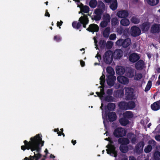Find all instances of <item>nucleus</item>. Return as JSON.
Wrapping results in <instances>:
<instances>
[{
  "mask_svg": "<svg viewBox=\"0 0 160 160\" xmlns=\"http://www.w3.org/2000/svg\"><path fill=\"white\" fill-rule=\"evenodd\" d=\"M30 140L28 142L26 140L24 141L25 146H22L21 148L24 150L25 149H30L32 151H34V155L33 156H30L29 158L26 157L24 160H37L41 156L40 152L41 147L43 145L44 141L42 140L41 135L38 134L35 136L30 138Z\"/></svg>",
  "mask_w": 160,
  "mask_h": 160,
  "instance_id": "obj_1",
  "label": "nucleus"
},
{
  "mask_svg": "<svg viewBox=\"0 0 160 160\" xmlns=\"http://www.w3.org/2000/svg\"><path fill=\"white\" fill-rule=\"evenodd\" d=\"M118 22L119 20L116 18H112V25H116Z\"/></svg>",
  "mask_w": 160,
  "mask_h": 160,
  "instance_id": "obj_41",
  "label": "nucleus"
},
{
  "mask_svg": "<svg viewBox=\"0 0 160 160\" xmlns=\"http://www.w3.org/2000/svg\"><path fill=\"white\" fill-rule=\"evenodd\" d=\"M99 6H101V8L96 9L95 11V15H94L93 18L95 20H99L101 18V15L102 13L103 9L105 8L104 4L102 2H100L99 4Z\"/></svg>",
  "mask_w": 160,
  "mask_h": 160,
  "instance_id": "obj_5",
  "label": "nucleus"
},
{
  "mask_svg": "<svg viewBox=\"0 0 160 160\" xmlns=\"http://www.w3.org/2000/svg\"><path fill=\"white\" fill-rule=\"evenodd\" d=\"M87 29L91 32H98L99 29V27L97 25L93 24L90 25Z\"/></svg>",
  "mask_w": 160,
  "mask_h": 160,
  "instance_id": "obj_23",
  "label": "nucleus"
},
{
  "mask_svg": "<svg viewBox=\"0 0 160 160\" xmlns=\"http://www.w3.org/2000/svg\"><path fill=\"white\" fill-rule=\"evenodd\" d=\"M113 56L115 59H118L120 58L123 55V52L122 50L120 49L116 50L113 53Z\"/></svg>",
  "mask_w": 160,
  "mask_h": 160,
  "instance_id": "obj_20",
  "label": "nucleus"
},
{
  "mask_svg": "<svg viewBox=\"0 0 160 160\" xmlns=\"http://www.w3.org/2000/svg\"><path fill=\"white\" fill-rule=\"evenodd\" d=\"M102 118L103 119V123L105 127V119H108L109 121H113L115 120L116 119V116L115 113L114 112H109L108 117L106 113V112L104 113L103 111H102Z\"/></svg>",
  "mask_w": 160,
  "mask_h": 160,
  "instance_id": "obj_7",
  "label": "nucleus"
},
{
  "mask_svg": "<svg viewBox=\"0 0 160 160\" xmlns=\"http://www.w3.org/2000/svg\"><path fill=\"white\" fill-rule=\"evenodd\" d=\"M62 132L60 131H58V132L57 134H58V135L61 136L62 134Z\"/></svg>",
  "mask_w": 160,
  "mask_h": 160,
  "instance_id": "obj_61",
  "label": "nucleus"
},
{
  "mask_svg": "<svg viewBox=\"0 0 160 160\" xmlns=\"http://www.w3.org/2000/svg\"><path fill=\"white\" fill-rule=\"evenodd\" d=\"M135 104L134 102L131 101L128 103V109H132L135 107Z\"/></svg>",
  "mask_w": 160,
  "mask_h": 160,
  "instance_id": "obj_34",
  "label": "nucleus"
},
{
  "mask_svg": "<svg viewBox=\"0 0 160 160\" xmlns=\"http://www.w3.org/2000/svg\"><path fill=\"white\" fill-rule=\"evenodd\" d=\"M117 14L119 18H122L127 17L128 15V13L127 11L122 10L118 12Z\"/></svg>",
  "mask_w": 160,
  "mask_h": 160,
  "instance_id": "obj_21",
  "label": "nucleus"
},
{
  "mask_svg": "<svg viewBox=\"0 0 160 160\" xmlns=\"http://www.w3.org/2000/svg\"><path fill=\"white\" fill-rule=\"evenodd\" d=\"M116 38V34L113 33L111 34L109 37V38L111 40H114Z\"/></svg>",
  "mask_w": 160,
  "mask_h": 160,
  "instance_id": "obj_45",
  "label": "nucleus"
},
{
  "mask_svg": "<svg viewBox=\"0 0 160 160\" xmlns=\"http://www.w3.org/2000/svg\"><path fill=\"white\" fill-rule=\"evenodd\" d=\"M160 30V25L158 24H154L151 26V32L152 33H158Z\"/></svg>",
  "mask_w": 160,
  "mask_h": 160,
  "instance_id": "obj_19",
  "label": "nucleus"
},
{
  "mask_svg": "<svg viewBox=\"0 0 160 160\" xmlns=\"http://www.w3.org/2000/svg\"><path fill=\"white\" fill-rule=\"evenodd\" d=\"M107 80L108 84L110 87L113 85L114 81L116 79V77L114 76H108Z\"/></svg>",
  "mask_w": 160,
  "mask_h": 160,
  "instance_id": "obj_15",
  "label": "nucleus"
},
{
  "mask_svg": "<svg viewBox=\"0 0 160 160\" xmlns=\"http://www.w3.org/2000/svg\"><path fill=\"white\" fill-rule=\"evenodd\" d=\"M113 133L115 137H119L125 136L126 134V132L122 128H120L116 129Z\"/></svg>",
  "mask_w": 160,
  "mask_h": 160,
  "instance_id": "obj_10",
  "label": "nucleus"
},
{
  "mask_svg": "<svg viewBox=\"0 0 160 160\" xmlns=\"http://www.w3.org/2000/svg\"><path fill=\"white\" fill-rule=\"evenodd\" d=\"M135 74H136L135 70L133 69H130L127 73L126 75L129 78H132Z\"/></svg>",
  "mask_w": 160,
  "mask_h": 160,
  "instance_id": "obj_32",
  "label": "nucleus"
},
{
  "mask_svg": "<svg viewBox=\"0 0 160 160\" xmlns=\"http://www.w3.org/2000/svg\"><path fill=\"white\" fill-rule=\"evenodd\" d=\"M120 87V85L119 84H116L115 86V87L116 88H118Z\"/></svg>",
  "mask_w": 160,
  "mask_h": 160,
  "instance_id": "obj_57",
  "label": "nucleus"
},
{
  "mask_svg": "<svg viewBox=\"0 0 160 160\" xmlns=\"http://www.w3.org/2000/svg\"><path fill=\"white\" fill-rule=\"evenodd\" d=\"M152 85V83L151 81H149L148 83V84L146 86V87L145 88V91L149 90L150 88H151Z\"/></svg>",
  "mask_w": 160,
  "mask_h": 160,
  "instance_id": "obj_40",
  "label": "nucleus"
},
{
  "mask_svg": "<svg viewBox=\"0 0 160 160\" xmlns=\"http://www.w3.org/2000/svg\"><path fill=\"white\" fill-rule=\"evenodd\" d=\"M120 23L123 26H127L129 25L130 22L128 19L127 18L122 19L120 21Z\"/></svg>",
  "mask_w": 160,
  "mask_h": 160,
  "instance_id": "obj_31",
  "label": "nucleus"
},
{
  "mask_svg": "<svg viewBox=\"0 0 160 160\" xmlns=\"http://www.w3.org/2000/svg\"><path fill=\"white\" fill-rule=\"evenodd\" d=\"M106 140L109 141V143L106 146L107 149H106L107 153L112 156L116 157L117 156V151L115 150V148L113 144V142L112 141L110 138H106Z\"/></svg>",
  "mask_w": 160,
  "mask_h": 160,
  "instance_id": "obj_3",
  "label": "nucleus"
},
{
  "mask_svg": "<svg viewBox=\"0 0 160 160\" xmlns=\"http://www.w3.org/2000/svg\"><path fill=\"white\" fill-rule=\"evenodd\" d=\"M45 16H48V17H49L50 16V14L48 12V10H46V13L45 14Z\"/></svg>",
  "mask_w": 160,
  "mask_h": 160,
  "instance_id": "obj_53",
  "label": "nucleus"
},
{
  "mask_svg": "<svg viewBox=\"0 0 160 160\" xmlns=\"http://www.w3.org/2000/svg\"><path fill=\"white\" fill-rule=\"evenodd\" d=\"M105 75L103 74H102V75L100 77V83L101 85L100 88L102 89H101L100 92H96V93L97 94L98 96L100 98V99L102 100H103V96L104 94L103 88L104 87L103 84L105 81Z\"/></svg>",
  "mask_w": 160,
  "mask_h": 160,
  "instance_id": "obj_9",
  "label": "nucleus"
},
{
  "mask_svg": "<svg viewBox=\"0 0 160 160\" xmlns=\"http://www.w3.org/2000/svg\"><path fill=\"white\" fill-rule=\"evenodd\" d=\"M148 3L152 6L157 4L158 2V0H147Z\"/></svg>",
  "mask_w": 160,
  "mask_h": 160,
  "instance_id": "obj_36",
  "label": "nucleus"
},
{
  "mask_svg": "<svg viewBox=\"0 0 160 160\" xmlns=\"http://www.w3.org/2000/svg\"><path fill=\"white\" fill-rule=\"evenodd\" d=\"M131 43V41L129 38L125 39H120L116 42V44L119 46H122L123 47L126 48L128 47Z\"/></svg>",
  "mask_w": 160,
  "mask_h": 160,
  "instance_id": "obj_8",
  "label": "nucleus"
},
{
  "mask_svg": "<svg viewBox=\"0 0 160 160\" xmlns=\"http://www.w3.org/2000/svg\"><path fill=\"white\" fill-rule=\"evenodd\" d=\"M107 3H111L110 8L112 10L116 9L117 8L118 4L117 0H104Z\"/></svg>",
  "mask_w": 160,
  "mask_h": 160,
  "instance_id": "obj_14",
  "label": "nucleus"
},
{
  "mask_svg": "<svg viewBox=\"0 0 160 160\" xmlns=\"http://www.w3.org/2000/svg\"><path fill=\"white\" fill-rule=\"evenodd\" d=\"M152 109L154 111H157L160 108V103L159 102H154L151 105Z\"/></svg>",
  "mask_w": 160,
  "mask_h": 160,
  "instance_id": "obj_25",
  "label": "nucleus"
},
{
  "mask_svg": "<svg viewBox=\"0 0 160 160\" xmlns=\"http://www.w3.org/2000/svg\"><path fill=\"white\" fill-rule=\"evenodd\" d=\"M110 16L108 14L105 15L104 16V19L100 23L101 27L104 28L106 27L108 23L109 22L110 20Z\"/></svg>",
  "mask_w": 160,
  "mask_h": 160,
  "instance_id": "obj_11",
  "label": "nucleus"
},
{
  "mask_svg": "<svg viewBox=\"0 0 160 160\" xmlns=\"http://www.w3.org/2000/svg\"><path fill=\"white\" fill-rule=\"evenodd\" d=\"M122 160H128V158L126 156H124Z\"/></svg>",
  "mask_w": 160,
  "mask_h": 160,
  "instance_id": "obj_60",
  "label": "nucleus"
},
{
  "mask_svg": "<svg viewBox=\"0 0 160 160\" xmlns=\"http://www.w3.org/2000/svg\"><path fill=\"white\" fill-rule=\"evenodd\" d=\"M144 144L143 142H140L136 147L135 152L139 154L142 152Z\"/></svg>",
  "mask_w": 160,
  "mask_h": 160,
  "instance_id": "obj_18",
  "label": "nucleus"
},
{
  "mask_svg": "<svg viewBox=\"0 0 160 160\" xmlns=\"http://www.w3.org/2000/svg\"><path fill=\"white\" fill-rule=\"evenodd\" d=\"M108 108L109 110H112L115 108V105L113 103H110L108 105Z\"/></svg>",
  "mask_w": 160,
  "mask_h": 160,
  "instance_id": "obj_43",
  "label": "nucleus"
},
{
  "mask_svg": "<svg viewBox=\"0 0 160 160\" xmlns=\"http://www.w3.org/2000/svg\"><path fill=\"white\" fill-rule=\"evenodd\" d=\"M131 134V138H132V143H134L136 140L135 136L133 134Z\"/></svg>",
  "mask_w": 160,
  "mask_h": 160,
  "instance_id": "obj_49",
  "label": "nucleus"
},
{
  "mask_svg": "<svg viewBox=\"0 0 160 160\" xmlns=\"http://www.w3.org/2000/svg\"><path fill=\"white\" fill-rule=\"evenodd\" d=\"M129 160H136V159L134 157H129Z\"/></svg>",
  "mask_w": 160,
  "mask_h": 160,
  "instance_id": "obj_58",
  "label": "nucleus"
},
{
  "mask_svg": "<svg viewBox=\"0 0 160 160\" xmlns=\"http://www.w3.org/2000/svg\"><path fill=\"white\" fill-rule=\"evenodd\" d=\"M156 132H158L160 133V125L158 126L155 130Z\"/></svg>",
  "mask_w": 160,
  "mask_h": 160,
  "instance_id": "obj_51",
  "label": "nucleus"
},
{
  "mask_svg": "<svg viewBox=\"0 0 160 160\" xmlns=\"http://www.w3.org/2000/svg\"><path fill=\"white\" fill-rule=\"evenodd\" d=\"M110 31V27L106 28L103 32L102 34L103 36L105 38L108 37Z\"/></svg>",
  "mask_w": 160,
  "mask_h": 160,
  "instance_id": "obj_29",
  "label": "nucleus"
},
{
  "mask_svg": "<svg viewBox=\"0 0 160 160\" xmlns=\"http://www.w3.org/2000/svg\"><path fill=\"white\" fill-rule=\"evenodd\" d=\"M125 72L124 68L121 66H117L116 67V73L118 74H123Z\"/></svg>",
  "mask_w": 160,
  "mask_h": 160,
  "instance_id": "obj_27",
  "label": "nucleus"
},
{
  "mask_svg": "<svg viewBox=\"0 0 160 160\" xmlns=\"http://www.w3.org/2000/svg\"><path fill=\"white\" fill-rule=\"evenodd\" d=\"M79 22L74 21L72 23V26L74 28L77 29H78L82 24L84 28H86V25L88 22V18L86 15H84L83 16H81L79 19Z\"/></svg>",
  "mask_w": 160,
  "mask_h": 160,
  "instance_id": "obj_2",
  "label": "nucleus"
},
{
  "mask_svg": "<svg viewBox=\"0 0 160 160\" xmlns=\"http://www.w3.org/2000/svg\"><path fill=\"white\" fill-rule=\"evenodd\" d=\"M155 138L157 141H160V135H158L155 137Z\"/></svg>",
  "mask_w": 160,
  "mask_h": 160,
  "instance_id": "obj_54",
  "label": "nucleus"
},
{
  "mask_svg": "<svg viewBox=\"0 0 160 160\" xmlns=\"http://www.w3.org/2000/svg\"><path fill=\"white\" fill-rule=\"evenodd\" d=\"M142 78V75L141 74L138 73L136 74L134 79L135 80H139Z\"/></svg>",
  "mask_w": 160,
  "mask_h": 160,
  "instance_id": "obj_44",
  "label": "nucleus"
},
{
  "mask_svg": "<svg viewBox=\"0 0 160 160\" xmlns=\"http://www.w3.org/2000/svg\"><path fill=\"white\" fill-rule=\"evenodd\" d=\"M131 34L133 36H139L141 33V30L138 27L134 26L132 27L131 29Z\"/></svg>",
  "mask_w": 160,
  "mask_h": 160,
  "instance_id": "obj_12",
  "label": "nucleus"
},
{
  "mask_svg": "<svg viewBox=\"0 0 160 160\" xmlns=\"http://www.w3.org/2000/svg\"><path fill=\"white\" fill-rule=\"evenodd\" d=\"M72 143L73 144V145H74L76 144V140L73 141V140H72Z\"/></svg>",
  "mask_w": 160,
  "mask_h": 160,
  "instance_id": "obj_62",
  "label": "nucleus"
},
{
  "mask_svg": "<svg viewBox=\"0 0 160 160\" xmlns=\"http://www.w3.org/2000/svg\"><path fill=\"white\" fill-rule=\"evenodd\" d=\"M139 59V56L136 53H133L130 55L129 57V60L132 62H136Z\"/></svg>",
  "mask_w": 160,
  "mask_h": 160,
  "instance_id": "obj_22",
  "label": "nucleus"
},
{
  "mask_svg": "<svg viewBox=\"0 0 160 160\" xmlns=\"http://www.w3.org/2000/svg\"><path fill=\"white\" fill-rule=\"evenodd\" d=\"M59 131V130L58 128L57 129H55L54 130V132H58Z\"/></svg>",
  "mask_w": 160,
  "mask_h": 160,
  "instance_id": "obj_63",
  "label": "nucleus"
},
{
  "mask_svg": "<svg viewBox=\"0 0 160 160\" xmlns=\"http://www.w3.org/2000/svg\"><path fill=\"white\" fill-rule=\"evenodd\" d=\"M107 72L108 73L107 76H114V72L113 69L111 67H108L107 68Z\"/></svg>",
  "mask_w": 160,
  "mask_h": 160,
  "instance_id": "obj_30",
  "label": "nucleus"
},
{
  "mask_svg": "<svg viewBox=\"0 0 160 160\" xmlns=\"http://www.w3.org/2000/svg\"><path fill=\"white\" fill-rule=\"evenodd\" d=\"M78 7H79L81 9V11L82 12L85 13H88L89 11V8L87 6H83V5L81 3V5H79L78 3L77 4Z\"/></svg>",
  "mask_w": 160,
  "mask_h": 160,
  "instance_id": "obj_24",
  "label": "nucleus"
},
{
  "mask_svg": "<svg viewBox=\"0 0 160 160\" xmlns=\"http://www.w3.org/2000/svg\"><path fill=\"white\" fill-rule=\"evenodd\" d=\"M93 39L94 40V43H95V45L96 46V43H97V41L96 40V38L95 37H94L93 38Z\"/></svg>",
  "mask_w": 160,
  "mask_h": 160,
  "instance_id": "obj_59",
  "label": "nucleus"
},
{
  "mask_svg": "<svg viewBox=\"0 0 160 160\" xmlns=\"http://www.w3.org/2000/svg\"><path fill=\"white\" fill-rule=\"evenodd\" d=\"M131 20L132 22L135 24L138 23L139 22V20L135 17H132L131 18Z\"/></svg>",
  "mask_w": 160,
  "mask_h": 160,
  "instance_id": "obj_39",
  "label": "nucleus"
},
{
  "mask_svg": "<svg viewBox=\"0 0 160 160\" xmlns=\"http://www.w3.org/2000/svg\"><path fill=\"white\" fill-rule=\"evenodd\" d=\"M105 100L108 102H111L112 101V98L111 96H108L104 99Z\"/></svg>",
  "mask_w": 160,
  "mask_h": 160,
  "instance_id": "obj_48",
  "label": "nucleus"
},
{
  "mask_svg": "<svg viewBox=\"0 0 160 160\" xmlns=\"http://www.w3.org/2000/svg\"><path fill=\"white\" fill-rule=\"evenodd\" d=\"M120 122L122 125L125 126L128 123V121L126 118H123L120 119Z\"/></svg>",
  "mask_w": 160,
  "mask_h": 160,
  "instance_id": "obj_37",
  "label": "nucleus"
},
{
  "mask_svg": "<svg viewBox=\"0 0 160 160\" xmlns=\"http://www.w3.org/2000/svg\"><path fill=\"white\" fill-rule=\"evenodd\" d=\"M117 79L119 82L123 84H127L129 82L128 79L123 76H120L118 77Z\"/></svg>",
  "mask_w": 160,
  "mask_h": 160,
  "instance_id": "obj_17",
  "label": "nucleus"
},
{
  "mask_svg": "<svg viewBox=\"0 0 160 160\" xmlns=\"http://www.w3.org/2000/svg\"><path fill=\"white\" fill-rule=\"evenodd\" d=\"M80 64L82 67H83L85 65V62L82 60H81Z\"/></svg>",
  "mask_w": 160,
  "mask_h": 160,
  "instance_id": "obj_56",
  "label": "nucleus"
},
{
  "mask_svg": "<svg viewBox=\"0 0 160 160\" xmlns=\"http://www.w3.org/2000/svg\"><path fill=\"white\" fill-rule=\"evenodd\" d=\"M149 27L150 23L148 22H146L142 24L140 28L142 31L146 32L148 30Z\"/></svg>",
  "mask_w": 160,
  "mask_h": 160,
  "instance_id": "obj_26",
  "label": "nucleus"
},
{
  "mask_svg": "<svg viewBox=\"0 0 160 160\" xmlns=\"http://www.w3.org/2000/svg\"><path fill=\"white\" fill-rule=\"evenodd\" d=\"M154 157L156 160H158L160 158V152H156L154 154Z\"/></svg>",
  "mask_w": 160,
  "mask_h": 160,
  "instance_id": "obj_42",
  "label": "nucleus"
},
{
  "mask_svg": "<svg viewBox=\"0 0 160 160\" xmlns=\"http://www.w3.org/2000/svg\"><path fill=\"white\" fill-rule=\"evenodd\" d=\"M113 56L112 52L110 50L108 51L103 55V61L106 63L110 64L112 62Z\"/></svg>",
  "mask_w": 160,
  "mask_h": 160,
  "instance_id": "obj_6",
  "label": "nucleus"
},
{
  "mask_svg": "<svg viewBox=\"0 0 160 160\" xmlns=\"http://www.w3.org/2000/svg\"><path fill=\"white\" fill-rule=\"evenodd\" d=\"M125 95L128 99H132L133 96V89L129 88H126Z\"/></svg>",
  "mask_w": 160,
  "mask_h": 160,
  "instance_id": "obj_13",
  "label": "nucleus"
},
{
  "mask_svg": "<svg viewBox=\"0 0 160 160\" xmlns=\"http://www.w3.org/2000/svg\"><path fill=\"white\" fill-rule=\"evenodd\" d=\"M144 62L141 60L137 62L136 64V67L137 69H142L144 67Z\"/></svg>",
  "mask_w": 160,
  "mask_h": 160,
  "instance_id": "obj_28",
  "label": "nucleus"
},
{
  "mask_svg": "<svg viewBox=\"0 0 160 160\" xmlns=\"http://www.w3.org/2000/svg\"><path fill=\"white\" fill-rule=\"evenodd\" d=\"M63 23V22L62 21H60V22L58 21L57 22V26L58 27H59V28H60L61 27L60 26H61L62 23Z\"/></svg>",
  "mask_w": 160,
  "mask_h": 160,
  "instance_id": "obj_50",
  "label": "nucleus"
},
{
  "mask_svg": "<svg viewBox=\"0 0 160 160\" xmlns=\"http://www.w3.org/2000/svg\"><path fill=\"white\" fill-rule=\"evenodd\" d=\"M124 117L128 118H132L133 116V114L130 111H126L123 114Z\"/></svg>",
  "mask_w": 160,
  "mask_h": 160,
  "instance_id": "obj_35",
  "label": "nucleus"
},
{
  "mask_svg": "<svg viewBox=\"0 0 160 160\" xmlns=\"http://www.w3.org/2000/svg\"><path fill=\"white\" fill-rule=\"evenodd\" d=\"M54 39L55 41L58 42L61 40V38L60 36L57 35L54 36Z\"/></svg>",
  "mask_w": 160,
  "mask_h": 160,
  "instance_id": "obj_47",
  "label": "nucleus"
},
{
  "mask_svg": "<svg viewBox=\"0 0 160 160\" xmlns=\"http://www.w3.org/2000/svg\"><path fill=\"white\" fill-rule=\"evenodd\" d=\"M157 84L158 85H159L160 84V80H158L157 81Z\"/></svg>",
  "mask_w": 160,
  "mask_h": 160,
  "instance_id": "obj_64",
  "label": "nucleus"
},
{
  "mask_svg": "<svg viewBox=\"0 0 160 160\" xmlns=\"http://www.w3.org/2000/svg\"><path fill=\"white\" fill-rule=\"evenodd\" d=\"M113 42L111 41H108L107 43V46L108 48H111L113 45Z\"/></svg>",
  "mask_w": 160,
  "mask_h": 160,
  "instance_id": "obj_46",
  "label": "nucleus"
},
{
  "mask_svg": "<svg viewBox=\"0 0 160 160\" xmlns=\"http://www.w3.org/2000/svg\"><path fill=\"white\" fill-rule=\"evenodd\" d=\"M112 92V89H110L107 90V92L108 94H111Z\"/></svg>",
  "mask_w": 160,
  "mask_h": 160,
  "instance_id": "obj_52",
  "label": "nucleus"
},
{
  "mask_svg": "<svg viewBox=\"0 0 160 160\" xmlns=\"http://www.w3.org/2000/svg\"><path fill=\"white\" fill-rule=\"evenodd\" d=\"M97 4V2L96 0H91L90 2L89 5L90 7L94 8L96 7Z\"/></svg>",
  "mask_w": 160,
  "mask_h": 160,
  "instance_id": "obj_38",
  "label": "nucleus"
},
{
  "mask_svg": "<svg viewBox=\"0 0 160 160\" xmlns=\"http://www.w3.org/2000/svg\"><path fill=\"white\" fill-rule=\"evenodd\" d=\"M96 57H97V59H98L99 61L101 59V56L98 53L97 55L96 56Z\"/></svg>",
  "mask_w": 160,
  "mask_h": 160,
  "instance_id": "obj_55",
  "label": "nucleus"
},
{
  "mask_svg": "<svg viewBox=\"0 0 160 160\" xmlns=\"http://www.w3.org/2000/svg\"><path fill=\"white\" fill-rule=\"evenodd\" d=\"M155 145V142L153 140H150L149 142V145L145 147L144 151L146 153L150 152L152 149V146H154Z\"/></svg>",
  "mask_w": 160,
  "mask_h": 160,
  "instance_id": "obj_16",
  "label": "nucleus"
},
{
  "mask_svg": "<svg viewBox=\"0 0 160 160\" xmlns=\"http://www.w3.org/2000/svg\"><path fill=\"white\" fill-rule=\"evenodd\" d=\"M118 142L122 144L120 147V150L122 152H126L128 150V148L124 144H127L129 143L128 140L126 138H121L118 139Z\"/></svg>",
  "mask_w": 160,
  "mask_h": 160,
  "instance_id": "obj_4",
  "label": "nucleus"
},
{
  "mask_svg": "<svg viewBox=\"0 0 160 160\" xmlns=\"http://www.w3.org/2000/svg\"><path fill=\"white\" fill-rule=\"evenodd\" d=\"M119 106L120 108L123 109H128V103L122 102L119 103Z\"/></svg>",
  "mask_w": 160,
  "mask_h": 160,
  "instance_id": "obj_33",
  "label": "nucleus"
}]
</instances>
